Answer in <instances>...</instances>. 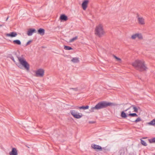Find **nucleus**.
<instances>
[{
	"label": "nucleus",
	"instance_id": "nucleus-1",
	"mask_svg": "<svg viewBox=\"0 0 155 155\" xmlns=\"http://www.w3.org/2000/svg\"><path fill=\"white\" fill-rule=\"evenodd\" d=\"M131 65L136 69L140 71H146L148 69L145 61L143 59L135 60L132 63Z\"/></svg>",
	"mask_w": 155,
	"mask_h": 155
},
{
	"label": "nucleus",
	"instance_id": "nucleus-2",
	"mask_svg": "<svg viewBox=\"0 0 155 155\" xmlns=\"http://www.w3.org/2000/svg\"><path fill=\"white\" fill-rule=\"evenodd\" d=\"M19 63L16 64V65L20 68L23 67L27 71L30 70V65L26 61V60L23 58L19 57L18 58Z\"/></svg>",
	"mask_w": 155,
	"mask_h": 155
},
{
	"label": "nucleus",
	"instance_id": "nucleus-3",
	"mask_svg": "<svg viewBox=\"0 0 155 155\" xmlns=\"http://www.w3.org/2000/svg\"><path fill=\"white\" fill-rule=\"evenodd\" d=\"M105 34L106 32L102 24H99L96 26L94 30V34L96 36L101 38Z\"/></svg>",
	"mask_w": 155,
	"mask_h": 155
},
{
	"label": "nucleus",
	"instance_id": "nucleus-4",
	"mask_svg": "<svg viewBox=\"0 0 155 155\" xmlns=\"http://www.w3.org/2000/svg\"><path fill=\"white\" fill-rule=\"evenodd\" d=\"M128 111V113H127L128 116L131 117H137L138 115L136 113H132L131 112H134L137 113L138 111V108L134 106H131L125 110V111Z\"/></svg>",
	"mask_w": 155,
	"mask_h": 155
},
{
	"label": "nucleus",
	"instance_id": "nucleus-5",
	"mask_svg": "<svg viewBox=\"0 0 155 155\" xmlns=\"http://www.w3.org/2000/svg\"><path fill=\"white\" fill-rule=\"evenodd\" d=\"M104 107H105L104 102H102L98 103L94 107L91 108L90 111L91 112H93L95 109L98 110Z\"/></svg>",
	"mask_w": 155,
	"mask_h": 155
},
{
	"label": "nucleus",
	"instance_id": "nucleus-6",
	"mask_svg": "<svg viewBox=\"0 0 155 155\" xmlns=\"http://www.w3.org/2000/svg\"><path fill=\"white\" fill-rule=\"evenodd\" d=\"M36 77L43 78L45 75V70L43 68H39L34 71Z\"/></svg>",
	"mask_w": 155,
	"mask_h": 155
},
{
	"label": "nucleus",
	"instance_id": "nucleus-7",
	"mask_svg": "<svg viewBox=\"0 0 155 155\" xmlns=\"http://www.w3.org/2000/svg\"><path fill=\"white\" fill-rule=\"evenodd\" d=\"M70 113L72 116L75 118L79 119L83 117V114L81 113L78 112L75 110H71Z\"/></svg>",
	"mask_w": 155,
	"mask_h": 155
},
{
	"label": "nucleus",
	"instance_id": "nucleus-8",
	"mask_svg": "<svg viewBox=\"0 0 155 155\" xmlns=\"http://www.w3.org/2000/svg\"><path fill=\"white\" fill-rule=\"evenodd\" d=\"M137 38L139 40H143V37L141 33H136L132 34L131 36V39L132 40H134Z\"/></svg>",
	"mask_w": 155,
	"mask_h": 155
},
{
	"label": "nucleus",
	"instance_id": "nucleus-9",
	"mask_svg": "<svg viewBox=\"0 0 155 155\" xmlns=\"http://www.w3.org/2000/svg\"><path fill=\"white\" fill-rule=\"evenodd\" d=\"M89 2V0H84L83 1L81 6L82 8L85 11L86 9Z\"/></svg>",
	"mask_w": 155,
	"mask_h": 155
},
{
	"label": "nucleus",
	"instance_id": "nucleus-10",
	"mask_svg": "<svg viewBox=\"0 0 155 155\" xmlns=\"http://www.w3.org/2000/svg\"><path fill=\"white\" fill-rule=\"evenodd\" d=\"M137 18L138 23L140 25H144L145 24V19L143 17L138 16Z\"/></svg>",
	"mask_w": 155,
	"mask_h": 155
},
{
	"label": "nucleus",
	"instance_id": "nucleus-11",
	"mask_svg": "<svg viewBox=\"0 0 155 155\" xmlns=\"http://www.w3.org/2000/svg\"><path fill=\"white\" fill-rule=\"evenodd\" d=\"M91 147L96 150H102L101 147L99 145L95 144H92L91 145Z\"/></svg>",
	"mask_w": 155,
	"mask_h": 155
},
{
	"label": "nucleus",
	"instance_id": "nucleus-12",
	"mask_svg": "<svg viewBox=\"0 0 155 155\" xmlns=\"http://www.w3.org/2000/svg\"><path fill=\"white\" fill-rule=\"evenodd\" d=\"M17 33L15 32H11L9 33H6L5 34V35L6 36L11 38L15 37L17 36Z\"/></svg>",
	"mask_w": 155,
	"mask_h": 155
},
{
	"label": "nucleus",
	"instance_id": "nucleus-13",
	"mask_svg": "<svg viewBox=\"0 0 155 155\" xmlns=\"http://www.w3.org/2000/svg\"><path fill=\"white\" fill-rule=\"evenodd\" d=\"M36 30L35 29H31L28 31L27 34L28 36H30Z\"/></svg>",
	"mask_w": 155,
	"mask_h": 155
},
{
	"label": "nucleus",
	"instance_id": "nucleus-14",
	"mask_svg": "<svg viewBox=\"0 0 155 155\" xmlns=\"http://www.w3.org/2000/svg\"><path fill=\"white\" fill-rule=\"evenodd\" d=\"M10 155H18L17 150L15 148H13L12 151L9 153Z\"/></svg>",
	"mask_w": 155,
	"mask_h": 155
},
{
	"label": "nucleus",
	"instance_id": "nucleus-15",
	"mask_svg": "<svg viewBox=\"0 0 155 155\" xmlns=\"http://www.w3.org/2000/svg\"><path fill=\"white\" fill-rule=\"evenodd\" d=\"M60 19L61 21H66L68 19V18L67 16L64 14L61 15Z\"/></svg>",
	"mask_w": 155,
	"mask_h": 155
},
{
	"label": "nucleus",
	"instance_id": "nucleus-16",
	"mask_svg": "<svg viewBox=\"0 0 155 155\" xmlns=\"http://www.w3.org/2000/svg\"><path fill=\"white\" fill-rule=\"evenodd\" d=\"M105 107H107L108 106H115L116 104H115L110 103V102H104Z\"/></svg>",
	"mask_w": 155,
	"mask_h": 155
},
{
	"label": "nucleus",
	"instance_id": "nucleus-17",
	"mask_svg": "<svg viewBox=\"0 0 155 155\" xmlns=\"http://www.w3.org/2000/svg\"><path fill=\"white\" fill-rule=\"evenodd\" d=\"M45 30L42 28H40L38 30V33L41 35H43L45 34Z\"/></svg>",
	"mask_w": 155,
	"mask_h": 155
},
{
	"label": "nucleus",
	"instance_id": "nucleus-18",
	"mask_svg": "<svg viewBox=\"0 0 155 155\" xmlns=\"http://www.w3.org/2000/svg\"><path fill=\"white\" fill-rule=\"evenodd\" d=\"M71 61L74 63H78L79 62V58H73L71 60Z\"/></svg>",
	"mask_w": 155,
	"mask_h": 155
},
{
	"label": "nucleus",
	"instance_id": "nucleus-19",
	"mask_svg": "<svg viewBox=\"0 0 155 155\" xmlns=\"http://www.w3.org/2000/svg\"><path fill=\"white\" fill-rule=\"evenodd\" d=\"M89 107V106H86L77 107L76 108L80 109L86 110L88 109Z\"/></svg>",
	"mask_w": 155,
	"mask_h": 155
},
{
	"label": "nucleus",
	"instance_id": "nucleus-20",
	"mask_svg": "<svg viewBox=\"0 0 155 155\" xmlns=\"http://www.w3.org/2000/svg\"><path fill=\"white\" fill-rule=\"evenodd\" d=\"M126 111H125V110L122 111L121 112V116L122 118H125L127 117L128 116L125 113V112Z\"/></svg>",
	"mask_w": 155,
	"mask_h": 155
},
{
	"label": "nucleus",
	"instance_id": "nucleus-21",
	"mask_svg": "<svg viewBox=\"0 0 155 155\" xmlns=\"http://www.w3.org/2000/svg\"><path fill=\"white\" fill-rule=\"evenodd\" d=\"M13 43L14 44H16L17 45H21V42L19 40H14L13 41Z\"/></svg>",
	"mask_w": 155,
	"mask_h": 155
},
{
	"label": "nucleus",
	"instance_id": "nucleus-22",
	"mask_svg": "<svg viewBox=\"0 0 155 155\" xmlns=\"http://www.w3.org/2000/svg\"><path fill=\"white\" fill-rule=\"evenodd\" d=\"M113 57H114V58L115 59L116 61H117L120 63H121L122 60H121V59L117 57V56H116L115 55H114L113 56Z\"/></svg>",
	"mask_w": 155,
	"mask_h": 155
},
{
	"label": "nucleus",
	"instance_id": "nucleus-23",
	"mask_svg": "<svg viewBox=\"0 0 155 155\" xmlns=\"http://www.w3.org/2000/svg\"><path fill=\"white\" fill-rule=\"evenodd\" d=\"M148 124L150 125L154 126L155 125V119H153L150 122L148 123Z\"/></svg>",
	"mask_w": 155,
	"mask_h": 155
},
{
	"label": "nucleus",
	"instance_id": "nucleus-24",
	"mask_svg": "<svg viewBox=\"0 0 155 155\" xmlns=\"http://www.w3.org/2000/svg\"><path fill=\"white\" fill-rule=\"evenodd\" d=\"M78 38V36H76L70 39L69 42H72L74 41H75L77 40Z\"/></svg>",
	"mask_w": 155,
	"mask_h": 155
},
{
	"label": "nucleus",
	"instance_id": "nucleus-25",
	"mask_svg": "<svg viewBox=\"0 0 155 155\" xmlns=\"http://www.w3.org/2000/svg\"><path fill=\"white\" fill-rule=\"evenodd\" d=\"M141 120L142 119L140 117H138L134 122L136 123H137V122L141 121Z\"/></svg>",
	"mask_w": 155,
	"mask_h": 155
},
{
	"label": "nucleus",
	"instance_id": "nucleus-26",
	"mask_svg": "<svg viewBox=\"0 0 155 155\" xmlns=\"http://www.w3.org/2000/svg\"><path fill=\"white\" fill-rule=\"evenodd\" d=\"M149 141L151 143H155V137L149 139Z\"/></svg>",
	"mask_w": 155,
	"mask_h": 155
},
{
	"label": "nucleus",
	"instance_id": "nucleus-27",
	"mask_svg": "<svg viewBox=\"0 0 155 155\" xmlns=\"http://www.w3.org/2000/svg\"><path fill=\"white\" fill-rule=\"evenodd\" d=\"M64 49L65 50H70L72 49V48L71 47L68 46H65L64 47Z\"/></svg>",
	"mask_w": 155,
	"mask_h": 155
},
{
	"label": "nucleus",
	"instance_id": "nucleus-28",
	"mask_svg": "<svg viewBox=\"0 0 155 155\" xmlns=\"http://www.w3.org/2000/svg\"><path fill=\"white\" fill-rule=\"evenodd\" d=\"M141 144L145 146H146L147 145V144L146 142L144 140H141Z\"/></svg>",
	"mask_w": 155,
	"mask_h": 155
},
{
	"label": "nucleus",
	"instance_id": "nucleus-29",
	"mask_svg": "<svg viewBox=\"0 0 155 155\" xmlns=\"http://www.w3.org/2000/svg\"><path fill=\"white\" fill-rule=\"evenodd\" d=\"M31 42V41H28L27 43H26V45H29Z\"/></svg>",
	"mask_w": 155,
	"mask_h": 155
},
{
	"label": "nucleus",
	"instance_id": "nucleus-30",
	"mask_svg": "<svg viewBox=\"0 0 155 155\" xmlns=\"http://www.w3.org/2000/svg\"><path fill=\"white\" fill-rule=\"evenodd\" d=\"M89 123H90V124H93V123H94V122H89Z\"/></svg>",
	"mask_w": 155,
	"mask_h": 155
},
{
	"label": "nucleus",
	"instance_id": "nucleus-31",
	"mask_svg": "<svg viewBox=\"0 0 155 155\" xmlns=\"http://www.w3.org/2000/svg\"><path fill=\"white\" fill-rule=\"evenodd\" d=\"M12 60L14 62H15V61L14 60V59L13 58H12Z\"/></svg>",
	"mask_w": 155,
	"mask_h": 155
},
{
	"label": "nucleus",
	"instance_id": "nucleus-32",
	"mask_svg": "<svg viewBox=\"0 0 155 155\" xmlns=\"http://www.w3.org/2000/svg\"><path fill=\"white\" fill-rule=\"evenodd\" d=\"M71 89H73V90H74V88H72Z\"/></svg>",
	"mask_w": 155,
	"mask_h": 155
}]
</instances>
